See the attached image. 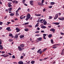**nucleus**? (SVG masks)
Here are the masks:
<instances>
[{
    "instance_id": "nucleus-9",
    "label": "nucleus",
    "mask_w": 64,
    "mask_h": 64,
    "mask_svg": "<svg viewBox=\"0 0 64 64\" xmlns=\"http://www.w3.org/2000/svg\"><path fill=\"white\" fill-rule=\"evenodd\" d=\"M41 14H35V16H40Z\"/></svg>"
},
{
    "instance_id": "nucleus-42",
    "label": "nucleus",
    "mask_w": 64,
    "mask_h": 64,
    "mask_svg": "<svg viewBox=\"0 0 64 64\" xmlns=\"http://www.w3.org/2000/svg\"><path fill=\"white\" fill-rule=\"evenodd\" d=\"M2 24H3V22H0V25H2Z\"/></svg>"
},
{
    "instance_id": "nucleus-3",
    "label": "nucleus",
    "mask_w": 64,
    "mask_h": 64,
    "mask_svg": "<svg viewBox=\"0 0 64 64\" xmlns=\"http://www.w3.org/2000/svg\"><path fill=\"white\" fill-rule=\"evenodd\" d=\"M44 0H42V3L40 4V6H44Z\"/></svg>"
},
{
    "instance_id": "nucleus-31",
    "label": "nucleus",
    "mask_w": 64,
    "mask_h": 64,
    "mask_svg": "<svg viewBox=\"0 0 64 64\" xmlns=\"http://www.w3.org/2000/svg\"><path fill=\"white\" fill-rule=\"evenodd\" d=\"M57 46H54L52 47L53 49H55L56 48H57Z\"/></svg>"
},
{
    "instance_id": "nucleus-39",
    "label": "nucleus",
    "mask_w": 64,
    "mask_h": 64,
    "mask_svg": "<svg viewBox=\"0 0 64 64\" xmlns=\"http://www.w3.org/2000/svg\"><path fill=\"white\" fill-rule=\"evenodd\" d=\"M31 49L32 50H34L35 49V47H33V48H31Z\"/></svg>"
},
{
    "instance_id": "nucleus-52",
    "label": "nucleus",
    "mask_w": 64,
    "mask_h": 64,
    "mask_svg": "<svg viewBox=\"0 0 64 64\" xmlns=\"http://www.w3.org/2000/svg\"><path fill=\"white\" fill-rule=\"evenodd\" d=\"M58 19L59 20H62V18H58Z\"/></svg>"
},
{
    "instance_id": "nucleus-43",
    "label": "nucleus",
    "mask_w": 64,
    "mask_h": 64,
    "mask_svg": "<svg viewBox=\"0 0 64 64\" xmlns=\"http://www.w3.org/2000/svg\"><path fill=\"white\" fill-rule=\"evenodd\" d=\"M28 27L30 28H31L32 27V25H30L28 26Z\"/></svg>"
},
{
    "instance_id": "nucleus-53",
    "label": "nucleus",
    "mask_w": 64,
    "mask_h": 64,
    "mask_svg": "<svg viewBox=\"0 0 64 64\" xmlns=\"http://www.w3.org/2000/svg\"><path fill=\"white\" fill-rule=\"evenodd\" d=\"M27 11L28 12H29V11H30V9H29V8H28L27 10Z\"/></svg>"
},
{
    "instance_id": "nucleus-57",
    "label": "nucleus",
    "mask_w": 64,
    "mask_h": 64,
    "mask_svg": "<svg viewBox=\"0 0 64 64\" xmlns=\"http://www.w3.org/2000/svg\"><path fill=\"white\" fill-rule=\"evenodd\" d=\"M45 21V20H43L42 22H43H43H46Z\"/></svg>"
},
{
    "instance_id": "nucleus-18",
    "label": "nucleus",
    "mask_w": 64,
    "mask_h": 64,
    "mask_svg": "<svg viewBox=\"0 0 64 64\" xmlns=\"http://www.w3.org/2000/svg\"><path fill=\"white\" fill-rule=\"evenodd\" d=\"M53 24H56V25H58L59 24V23L58 22H54V23H53Z\"/></svg>"
},
{
    "instance_id": "nucleus-20",
    "label": "nucleus",
    "mask_w": 64,
    "mask_h": 64,
    "mask_svg": "<svg viewBox=\"0 0 64 64\" xmlns=\"http://www.w3.org/2000/svg\"><path fill=\"white\" fill-rule=\"evenodd\" d=\"M10 16H14V14L13 13H11L10 14Z\"/></svg>"
},
{
    "instance_id": "nucleus-25",
    "label": "nucleus",
    "mask_w": 64,
    "mask_h": 64,
    "mask_svg": "<svg viewBox=\"0 0 64 64\" xmlns=\"http://www.w3.org/2000/svg\"><path fill=\"white\" fill-rule=\"evenodd\" d=\"M12 9V8H9V9H8V10L10 11H11V10Z\"/></svg>"
},
{
    "instance_id": "nucleus-14",
    "label": "nucleus",
    "mask_w": 64,
    "mask_h": 64,
    "mask_svg": "<svg viewBox=\"0 0 64 64\" xmlns=\"http://www.w3.org/2000/svg\"><path fill=\"white\" fill-rule=\"evenodd\" d=\"M20 46L21 47H24V44H20Z\"/></svg>"
},
{
    "instance_id": "nucleus-30",
    "label": "nucleus",
    "mask_w": 64,
    "mask_h": 64,
    "mask_svg": "<svg viewBox=\"0 0 64 64\" xmlns=\"http://www.w3.org/2000/svg\"><path fill=\"white\" fill-rule=\"evenodd\" d=\"M16 16H19V14L18 13H16Z\"/></svg>"
},
{
    "instance_id": "nucleus-63",
    "label": "nucleus",
    "mask_w": 64,
    "mask_h": 64,
    "mask_svg": "<svg viewBox=\"0 0 64 64\" xmlns=\"http://www.w3.org/2000/svg\"><path fill=\"white\" fill-rule=\"evenodd\" d=\"M16 2V0H14L13 1H12V2L14 3H15Z\"/></svg>"
},
{
    "instance_id": "nucleus-26",
    "label": "nucleus",
    "mask_w": 64,
    "mask_h": 64,
    "mask_svg": "<svg viewBox=\"0 0 64 64\" xmlns=\"http://www.w3.org/2000/svg\"><path fill=\"white\" fill-rule=\"evenodd\" d=\"M47 49V48H44V50H43V52H45V51H46V50Z\"/></svg>"
},
{
    "instance_id": "nucleus-34",
    "label": "nucleus",
    "mask_w": 64,
    "mask_h": 64,
    "mask_svg": "<svg viewBox=\"0 0 64 64\" xmlns=\"http://www.w3.org/2000/svg\"><path fill=\"white\" fill-rule=\"evenodd\" d=\"M30 61H28V62H27V63H24V64H28V63H30Z\"/></svg>"
},
{
    "instance_id": "nucleus-28",
    "label": "nucleus",
    "mask_w": 64,
    "mask_h": 64,
    "mask_svg": "<svg viewBox=\"0 0 64 64\" xmlns=\"http://www.w3.org/2000/svg\"><path fill=\"white\" fill-rule=\"evenodd\" d=\"M55 16L58 18V14H56L55 15Z\"/></svg>"
},
{
    "instance_id": "nucleus-49",
    "label": "nucleus",
    "mask_w": 64,
    "mask_h": 64,
    "mask_svg": "<svg viewBox=\"0 0 64 64\" xmlns=\"http://www.w3.org/2000/svg\"><path fill=\"white\" fill-rule=\"evenodd\" d=\"M45 10H46V9L45 8L43 10V12H45Z\"/></svg>"
},
{
    "instance_id": "nucleus-13",
    "label": "nucleus",
    "mask_w": 64,
    "mask_h": 64,
    "mask_svg": "<svg viewBox=\"0 0 64 64\" xmlns=\"http://www.w3.org/2000/svg\"><path fill=\"white\" fill-rule=\"evenodd\" d=\"M2 56H3V57H7L8 56V55H7L6 56H4V54H2L1 55Z\"/></svg>"
},
{
    "instance_id": "nucleus-64",
    "label": "nucleus",
    "mask_w": 64,
    "mask_h": 64,
    "mask_svg": "<svg viewBox=\"0 0 64 64\" xmlns=\"http://www.w3.org/2000/svg\"><path fill=\"white\" fill-rule=\"evenodd\" d=\"M8 54L10 55H12V54L10 53H8Z\"/></svg>"
},
{
    "instance_id": "nucleus-55",
    "label": "nucleus",
    "mask_w": 64,
    "mask_h": 64,
    "mask_svg": "<svg viewBox=\"0 0 64 64\" xmlns=\"http://www.w3.org/2000/svg\"><path fill=\"white\" fill-rule=\"evenodd\" d=\"M40 22V20H38V21H37V22Z\"/></svg>"
},
{
    "instance_id": "nucleus-8",
    "label": "nucleus",
    "mask_w": 64,
    "mask_h": 64,
    "mask_svg": "<svg viewBox=\"0 0 64 64\" xmlns=\"http://www.w3.org/2000/svg\"><path fill=\"white\" fill-rule=\"evenodd\" d=\"M37 39H38V40L39 41H40L42 40V38H37Z\"/></svg>"
},
{
    "instance_id": "nucleus-44",
    "label": "nucleus",
    "mask_w": 64,
    "mask_h": 64,
    "mask_svg": "<svg viewBox=\"0 0 64 64\" xmlns=\"http://www.w3.org/2000/svg\"><path fill=\"white\" fill-rule=\"evenodd\" d=\"M5 52L4 51H2V54H4V53H5Z\"/></svg>"
},
{
    "instance_id": "nucleus-23",
    "label": "nucleus",
    "mask_w": 64,
    "mask_h": 64,
    "mask_svg": "<svg viewBox=\"0 0 64 64\" xmlns=\"http://www.w3.org/2000/svg\"><path fill=\"white\" fill-rule=\"evenodd\" d=\"M8 41H10V42H12V41H13V40L12 39H10L8 40Z\"/></svg>"
},
{
    "instance_id": "nucleus-22",
    "label": "nucleus",
    "mask_w": 64,
    "mask_h": 64,
    "mask_svg": "<svg viewBox=\"0 0 64 64\" xmlns=\"http://www.w3.org/2000/svg\"><path fill=\"white\" fill-rule=\"evenodd\" d=\"M34 63H35V61L34 60H32L31 62V64H34Z\"/></svg>"
},
{
    "instance_id": "nucleus-60",
    "label": "nucleus",
    "mask_w": 64,
    "mask_h": 64,
    "mask_svg": "<svg viewBox=\"0 0 64 64\" xmlns=\"http://www.w3.org/2000/svg\"><path fill=\"white\" fill-rule=\"evenodd\" d=\"M60 34L61 35H64V34L63 33H60Z\"/></svg>"
},
{
    "instance_id": "nucleus-38",
    "label": "nucleus",
    "mask_w": 64,
    "mask_h": 64,
    "mask_svg": "<svg viewBox=\"0 0 64 64\" xmlns=\"http://www.w3.org/2000/svg\"><path fill=\"white\" fill-rule=\"evenodd\" d=\"M43 38L45 40V39H46V37L45 36H43Z\"/></svg>"
},
{
    "instance_id": "nucleus-54",
    "label": "nucleus",
    "mask_w": 64,
    "mask_h": 64,
    "mask_svg": "<svg viewBox=\"0 0 64 64\" xmlns=\"http://www.w3.org/2000/svg\"><path fill=\"white\" fill-rule=\"evenodd\" d=\"M42 51H41L40 52V54H42Z\"/></svg>"
},
{
    "instance_id": "nucleus-19",
    "label": "nucleus",
    "mask_w": 64,
    "mask_h": 64,
    "mask_svg": "<svg viewBox=\"0 0 64 64\" xmlns=\"http://www.w3.org/2000/svg\"><path fill=\"white\" fill-rule=\"evenodd\" d=\"M24 31H25L27 32V31H29V29L25 28L24 29Z\"/></svg>"
},
{
    "instance_id": "nucleus-4",
    "label": "nucleus",
    "mask_w": 64,
    "mask_h": 64,
    "mask_svg": "<svg viewBox=\"0 0 64 64\" xmlns=\"http://www.w3.org/2000/svg\"><path fill=\"white\" fill-rule=\"evenodd\" d=\"M30 5H32V6H33V1L31 0L30 1Z\"/></svg>"
},
{
    "instance_id": "nucleus-29",
    "label": "nucleus",
    "mask_w": 64,
    "mask_h": 64,
    "mask_svg": "<svg viewBox=\"0 0 64 64\" xmlns=\"http://www.w3.org/2000/svg\"><path fill=\"white\" fill-rule=\"evenodd\" d=\"M46 24H47V22L46 21L44 22V25H46Z\"/></svg>"
},
{
    "instance_id": "nucleus-51",
    "label": "nucleus",
    "mask_w": 64,
    "mask_h": 64,
    "mask_svg": "<svg viewBox=\"0 0 64 64\" xmlns=\"http://www.w3.org/2000/svg\"><path fill=\"white\" fill-rule=\"evenodd\" d=\"M8 4H9V5H10V4H12V3H11V2H9L8 3Z\"/></svg>"
},
{
    "instance_id": "nucleus-47",
    "label": "nucleus",
    "mask_w": 64,
    "mask_h": 64,
    "mask_svg": "<svg viewBox=\"0 0 64 64\" xmlns=\"http://www.w3.org/2000/svg\"><path fill=\"white\" fill-rule=\"evenodd\" d=\"M12 58L13 59H14L15 58V56H12Z\"/></svg>"
},
{
    "instance_id": "nucleus-27",
    "label": "nucleus",
    "mask_w": 64,
    "mask_h": 64,
    "mask_svg": "<svg viewBox=\"0 0 64 64\" xmlns=\"http://www.w3.org/2000/svg\"><path fill=\"white\" fill-rule=\"evenodd\" d=\"M49 18H48L49 19H51L52 18V17L51 16H49Z\"/></svg>"
},
{
    "instance_id": "nucleus-16",
    "label": "nucleus",
    "mask_w": 64,
    "mask_h": 64,
    "mask_svg": "<svg viewBox=\"0 0 64 64\" xmlns=\"http://www.w3.org/2000/svg\"><path fill=\"white\" fill-rule=\"evenodd\" d=\"M41 28H42L43 29H45L46 28V27L45 26H42L41 27Z\"/></svg>"
},
{
    "instance_id": "nucleus-15",
    "label": "nucleus",
    "mask_w": 64,
    "mask_h": 64,
    "mask_svg": "<svg viewBox=\"0 0 64 64\" xmlns=\"http://www.w3.org/2000/svg\"><path fill=\"white\" fill-rule=\"evenodd\" d=\"M14 38H16V39H17V38H18V36L17 35H16V36H14Z\"/></svg>"
},
{
    "instance_id": "nucleus-56",
    "label": "nucleus",
    "mask_w": 64,
    "mask_h": 64,
    "mask_svg": "<svg viewBox=\"0 0 64 64\" xmlns=\"http://www.w3.org/2000/svg\"><path fill=\"white\" fill-rule=\"evenodd\" d=\"M48 7L50 8H52V6H49Z\"/></svg>"
},
{
    "instance_id": "nucleus-10",
    "label": "nucleus",
    "mask_w": 64,
    "mask_h": 64,
    "mask_svg": "<svg viewBox=\"0 0 64 64\" xmlns=\"http://www.w3.org/2000/svg\"><path fill=\"white\" fill-rule=\"evenodd\" d=\"M20 38H23L24 37V35H21L20 36Z\"/></svg>"
},
{
    "instance_id": "nucleus-41",
    "label": "nucleus",
    "mask_w": 64,
    "mask_h": 64,
    "mask_svg": "<svg viewBox=\"0 0 64 64\" xmlns=\"http://www.w3.org/2000/svg\"><path fill=\"white\" fill-rule=\"evenodd\" d=\"M29 24L28 22H26V23L24 24V25H27V24Z\"/></svg>"
},
{
    "instance_id": "nucleus-36",
    "label": "nucleus",
    "mask_w": 64,
    "mask_h": 64,
    "mask_svg": "<svg viewBox=\"0 0 64 64\" xmlns=\"http://www.w3.org/2000/svg\"><path fill=\"white\" fill-rule=\"evenodd\" d=\"M48 58L47 57L46 58H44L43 60H46V59H47Z\"/></svg>"
},
{
    "instance_id": "nucleus-37",
    "label": "nucleus",
    "mask_w": 64,
    "mask_h": 64,
    "mask_svg": "<svg viewBox=\"0 0 64 64\" xmlns=\"http://www.w3.org/2000/svg\"><path fill=\"white\" fill-rule=\"evenodd\" d=\"M8 7H12V5L11 4H9L8 5Z\"/></svg>"
},
{
    "instance_id": "nucleus-50",
    "label": "nucleus",
    "mask_w": 64,
    "mask_h": 64,
    "mask_svg": "<svg viewBox=\"0 0 64 64\" xmlns=\"http://www.w3.org/2000/svg\"><path fill=\"white\" fill-rule=\"evenodd\" d=\"M39 31H37L35 32L36 33H39Z\"/></svg>"
},
{
    "instance_id": "nucleus-6",
    "label": "nucleus",
    "mask_w": 64,
    "mask_h": 64,
    "mask_svg": "<svg viewBox=\"0 0 64 64\" xmlns=\"http://www.w3.org/2000/svg\"><path fill=\"white\" fill-rule=\"evenodd\" d=\"M55 29H54V28H52L50 29V31H52V32H54V31H55Z\"/></svg>"
},
{
    "instance_id": "nucleus-32",
    "label": "nucleus",
    "mask_w": 64,
    "mask_h": 64,
    "mask_svg": "<svg viewBox=\"0 0 64 64\" xmlns=\"http://www.w3.org/2000/svg\"><path fill=\"white\" fill-rule=\"evenodd\" d=\"M51 43H52V44H53V40L52 39L51 40Z\"/></svg>"
},
{
    "instance_id": "nucleus-11",
    "label": "nucleus",
    "mask_w": 64,
    "mask_h": 64,
    "mask_svg": "<svg viewBox=\"0 0 64 64\" xmlns=\"http://www.w3.org/2000/svg\"><path fill=\"white\" fill-rule=\"evenodd\" d=\"M54 4H55V2H52L50 3V5H53Z\"/></svg>"
},
{
    "instance_id": "nucleus-46",
    "label": "nucleus",
    "mask_w": 64,
    "mask_h": 64,
    "mask_svg": "<svg viewBox=\"0 0 64 64\" xmlns=\"http://www.w3.org/2000/svg\"><path fill=\"white\" fill-rule=\"evenodd\" d=\"M57 18V17L55 16V17L54 18V20H56L57 18Z\"/></svg>"
},
{
    "instance_id": "nucleus-59",
    "label": "nucleus",
    "mask_w": 64,
    "mask_h": 64,
    "mask_svg": "<svg viewBox=\"0 0 64 64\" xmlns=\"http://www.w3.org/2000/svg\"><path fill=\"white\" fill-rule=\"evenodd\" d=\"M18 12H19V11H18V10H17L16 11V13H18Z\"/></svg>"
},
{
    "instance_id": "nucleus-40",
    "label": "nucleus",
    "mask_w": 64,
    "mask_h": 64,
    "mask_svg": "<svg viewBox=\"0 0 64 64\" xmlns=\"http://www.w3.org/2000/svg\"><path fill=\"white\" fill-rule=\"evenodd\" d=\"M25 0H23L22 3H24V2H25Z\"/></svg>"
},
{
    "instance_id": "nucleus-33",
    "label": "nucleus",
    "mask_w": 64,
    "mask_h": 64,
    "mask_svg": "<svg viewBox=\"0 0 64 64\" xmlns=\"http://www.w3.org/2000/svg\"><path fill=\"white\" fill-rule=\"evenodd\" d=\"M36 42H39V41L38 40V39H37H37L36 40Z\"/></svg>"
},
{
    "instance_id": "nucleus-5",
    "label": "nucleus",
    "mask_w": 64,
    "mask_h": 64,
    "mask_svg": "<svg viewBox=\"0 0 64 64\" xmlns=\"http://www.w3.org/2000/svg\"><path fill=\"white\" fill-rule=\"evenodd\" d=\"M10 27H8L6 28V30H8V31H11V30L10 29Z\"/></svg>"
},
{
    "instance_id": "nucleus-58",
    "label": "nucleus",
    "mask_w": 64,
    "mask_h": 64,
    "mask_svg": "<svg viewBox=\"0 0 64 64\" xmlns=\"http://www.w3.org/2000/svg\"><path fill=\"white\" fill-rule=\"evenodd\" d=\"M37 29L38 30H40V28L39 27H38L37 28Z\"/></svg>"
},
{
    "instance_id": "nucleus-45",
    "label": "nucleus",
    "mask_w": 64,
    "mask_h": 64,
    "mask_svg": "<svg viewBox=\"0 0 64 64\" xmlns=\"http://www.w3.org/2000/svg\"><path fill=\"white\" fill-rule=\"evenodd\" d=\"M43 36H46V34H43Z\"/></svg>"
},
{
    "instance_id": "nucleus-48",
    "label": "nucleus",
    "mask_w": 64,
    "mask_h": 64,
    "mask_svg": "<svg viewBox=\"0 0 64 64\" xmlns=\"http://www.w3.org/2000/svg\"><path fill=\"white\" fill-rule=\"evenodd\" d=\"M23 56H22L20 57V59H23Z\"/></svg>"
},
{
    "instance_id": "nucleus-12",
    "label": "nucleus",
    "mask_w": 64,
    "mask_h": 64,
    "mask_svg": "<svg viewBox=\"0 0 64 64\" xmlns=\"http://www.w3.org/2000/svg\"><path fill=\"white\" fill-rule=\"evenodd\" d=\"M18 64H23V62L21 61H20L18 62Z\"/></svg>"
},
{
    "instance_id": "nucleus-17",
    "label": "nucleus",
    "mask_w": 64,
    "mask_h": 64,
    "mask_svg": "<svg viewBox=\"0 0 64 64\" xmlns=\"http://www.w3.org/2000/svg\"><path fill=\"white\" fill-rule=\"evenodd\" d=\"M38 24L39 23H37L36 24L35 26V28H36V27H38Z\"/></svg>"
},
{
    "instance_id": "nucleus-1",
    "label": "nucleus",
    "mask_w": 64,
    "mask_h": 64,
    "mask_svg": "<svg viewBox=\"0 0 64 64\" xmlns=\"http://www.w3.org/2000/svg\"><path fill=\"white\" fill-rule=\"evenodd\" d=\"M30 17H31V15L29 14H27V15L26 16V20L28 21V20H29L30 18Z\"/></svg>"
},
{
    "instance_id": "nucleus-21",
    "label": "nucleus",
    "mask_w": 64,
    "mask_h": 64,
    "mask_svg": "<svg viewBox=\"0 0 64 64\" xmlns=\"http://www.w3.org/2000/svg\"><path fill=\"white\" fill-rule=\"evenodd\" d=\"M43 20V19H41L40 20V23H43V22L42 21Z\"/></svg>"
},
{
    "instance_id": "nucleus-62",
    "label": "nucleus",
    "mask_w": 64,
    "mask_h": 64,
    "mask_svg": "<svg viewBox=\"0 0 64 64\" xmlns=\"http://www.w3.org/2000/svg\"><path fill=\"white\" fill-rule=\"evenodd\" d=\"M41 32L42 33H44V30H42L41 31Z\"/></svg>"
},
{
    "instance_id": "nucleus-2",
    "label": "nucleus",
    "mask_w": 64,
    "mask_h": 64,
    "mask_svg": "<svg viewBox=\"0 0 64 64\" xmlns=\"http://www.w3.org/2000/svg\"><path fill=\"white\" fill-rule=\"evenodd\" d=\"M20 28H16V32H19L20 31Z\"/></svg>"
},
{
    "instance_id": "nucleus-61",
    "label": "nucleus",
    "mask_w": 64,
    "mask_h": 64,
    "mask_svg": "<svg viewBox=\"0 0 64 64\" xmlns=\"http://www.w3.org/2000/svg\"><path fill=\"white\" fill-rule=\"evenodd\" d=\"M21 10V8L19 7L18 9V10Z\"/></svg>"
},
{
    "instance_id": "nucleus-7",
    "label": "nucleus",
    "mask_w": 64,
    "mask_h": 64,
    "mask_svg": "<svg viewBox=\"0 0 64 64\" xmlns=\"http://www.w3.org/2000/svg\"><path fill=\"white\" fill-rule=\"evenodd\" d=\"M18 49L19 50V51H22V48H21V47H20V46L18 47Z\"/></svg>"
},
{
    "instance_id": "nucleus-35",
    "label": "nucleus",
    "mask_w": 64,
    "mask_h": 64,
    "mask_svg": "<svg viewBox=\"0 0 64 64\" xmlns=\"http://www.w3.org/2000/svg\"><path fill=\"white\" fill-rule=\"evenodd\" d=\"M9 36H12V34H10L9 35Z\"/></svg>"
},
{
    "instance_id": "nucleus-24",
    "label": "nucleus",
    "mask_w": 64,
    "mask_h": 64,
    "mask_svg": "<svg viewBox=\"0 0 64 64\" xmlns=\"http://www.w3.org/2000/svg\"><path fill=\"white\" fill-rule=\"evenodd\" d=\"M48 37L49 38L52 37V34H49Z\"/></svg>"
}]
</instances>
